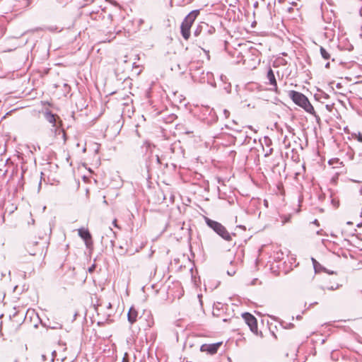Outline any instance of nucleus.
<instances>
[{"instance_id": "9", "label": "nucleus", "mask_w": 362, "mask_h": 362, "mask_svg": "<svg viewBox=\"0 0 362 362\" xmlns=\"http://www.w3.org/2000/svg\"><path fill=\"white\" fill-rule=\"evenodd\" d=\"M137 315L138 312L134 308H131L127 314L128 321L133 324L136 321Z\"/></svg>"}, {"instance_id": "12", "label": "nucleus", "mask_w": 362, "mask_h": 362, "mask_svg": "<svg viewBox=\"0 0 362 362\" xmlns=\"http://www.w3.org/2000/svg\"><path fill=\"white\" fill-rule=\"evenodd\" d=\"M122 362H129V356H128L127 353L124 354V357L122 358Z\"/></svg>"}, {"instance_id": "4", "label": "nucleus", "mask_w": 362, "mask_h": 362, "mask_svg": "<svg viewBox=\"0 0 362 362\" xmlns=\"http://www.w3.org/2000/svg\"><path fill=\"white\" fill-rule=\"evenodd\" d=\"M78 235L84 240L87 248L90 249L93 247L92 236L88 229L79 228L78 230Z\"/></svg>"}, {"instance_id": "6", "label": "nucleus", "mask_w": 362, "mask_h": 362, "mask_svg": "<svg viewBox=\"0 0 362 362\" xmlns=\"http://www.w3.org/2000/svg\"><path fill=\"white\" fill-rule=\"evenodd\" d=\"M44 116L46 120L52 124V127L54 130V133L57 134L58 132H60L61 131L58 129V127L57 125V119H56V115L52 114L50 111L47 110L44 112Z\"/></svg>"}, {"instance_id": "8", "label": "nucleus", "mask_w": 362, "mask_h": 362, "mask_svg": "<svg viewBox=\"0 0 362 362\" xmlns=\"http://www.w3.org/2000/svg\"><path fill=\"white\" fill-rule=\"evenodd\" d=\"M267 78L269 80V83L272 86H274V90L276 93H277L278 92V87H277L276 80L274 74V72H273L272 69H269V71L267 72Z\"/></svg>"}, {"instance_id": "3", "label": "nucleus", "mask_w": 362, "mask_h": 362, "mask_svg": "<svg viewBox=\"0 0 362 362\" xmlns=\"http://www.w3.org/2000/svg\"><path fill=\"white\" fill-rule=\"evenodd\" d=\"M199 14V11L195 10L189 13L184 19L181 25V33L182 37L187 40L190 36V28Z\"/></svg>"}, {"instance_id": "10", "label": "nucleus", "mask_w": 362, "mask_h": 362, "mask_svg": "<svg viewBox=\"0 0 362 362\" xmlns=\"http://www.w3.org/2000/svg\"><path fill=\"white\" fill-rule=\"evenodd\" d=\"M320 51L321 56L324 59L328 60L330 59L329 53L323 47H320Z\"/></svg>"}, {"instance_id": "14", "label": "nucleus", "mask_w": 362, "mask_h": 362, "mask_svg": "<svg viewBox=\"0 0 362 362\" xmlns=\"http://www.w3.org/2000/svg\"><path fill=\"white\" fill-rule=\"evenodd\" d=\"M357 138V140L359 141V142H361L362 143V135L361 134H358L356 136Z\"/></svg>"}, {"instance_id": "13", "label": "nucleus", "mask_w": 362, "mask_h": 362, "mask_svg": "<svg viewBox=\"0 0 362 362\" xmlns=\"http://www.w3.org/2000/svg\"><path fill=\"white\" fill-rule=\"evenodd\" d=\"M223 114H224V115H225V117H226V118H228V117H229V115H230V112H229V111H228V110H223Z\"/></svg>"}, {"instance_id": "7", "label": "nucleus", "mask_w": 362, "mask_h": 362, "mask_svg": "<svg viewBox=\"0 0 362 362\" xmlns=\"http://www.w3.org/2000/svg\"><path fill=\"white\" fill-rule=\"evenodd\" d=\"M220 346V344H203L201 346L202 351H206L211 354H216L218 351V347Z\"/></svg>"}, {"instance_id": "18", "label": "nucleus", "mask_w": 362, "mask_h": 362, "mask_svg": "<svg viewBox=\"0 0 362 362\" xmlns=\"http://www.w3.org/2000/svg\"><path fill=\"white\" fill-rule=\"evenodd\" d=\"M329 62H327L326 64H325V68L327 69H329Z\"/></svg>"}, {"instance_id": "11", "label": "nucleus", "mask_w": 362, "mask_h": 362, "mask_svg": "<svg viewBox=\"0 0 362 362\" xmlns=\"http://www.w3.org/2000/svg\"><path fill=\"white\" fill-rule=\"evenodd\" d=\"M312 262L313 264L314 269H315V272H317V267L320 266V264L314 258H312Z\"/></svg>"}, {"instance_id": "15", "label": "nucleus", "mask_w": 362, "mask_h": 362, "mask_svg": "<svg viewBox=\"0 0 362 362\" xmlns=\"http://www.w3.org/2000/svg\"><path fill=\"white\" fill-rule=\"evenodd\" d=\"M353 3L358 4L359 5L362 4V0H351Z\"/></svg>"}, {"instance_id": "2", "label": "nucleus", "mask_w": 362, "mask_h": 362, "mask_svg": "<svg viewBox=\"0 0 362 362\" xmlns=\"http://www.w3.org/2000/svg\"><path fill=\"white\" fill-rule=\"evenodd\" d=\"M207 226L213 229L218 235L227 241L231 240V235L226 228L220 223L213 221L208 217H204Z\"/></svg>"}, {"instance_id": "5", "label": "nucleus", "mask_w": 362, "mask_h": 362, "mask_svg": "<svg viewBox=\"0 0 362 362\" xmlns=\"http://www.w3.org/2000/svg\"><path fill=\"white\" fill-rule=\"evenodd\" d=\"M243 317L247 325L249 326L250 330L255 333L257 332V323L256 318L250 313H245L243 314Z\"/></svg>"}, {"instance_id": "20", "label": "nucleus", "mask_w": 362, "mask_h": 362, "mask_svg": "<svg viewBox=\"0 0 362 362\" xmlns=\"http://www.w3.org/2000/svg\"><path fill=\"white\" fill-rule=\"evenodd\" d=\"M314 223H315V224H317V223H318L317 220H315Z\"/></svg>"}, {"instance_id": "17", "label": "nucleus", "mask_w": 362, "mask_h": 362, "mask_svg": "<svg viewBox=\"0 0 362 362\" xmlns=\"http://www.w3.org/2000/svg\"><path fill=\"white\" fill-rule=\"evenodd\" d=\"M235 274V272H228V274L230 275V276H233V274Z\"/></svg>"}, {"instance_id": "22", "label": "nucleus", "mask_w": 362, "mask_h": 362, "mask_svg": "<svg viewBox=\"0 0 362 362\" xmlns=\"http://www.w3.org/2000/svg\"><path fill=\"white\" fill-rule=\"evenodd\" d=\"M30 254L31 255H35V253H32V252H30Z\"/></svg>"}, {"instance_id": "16", "label": "nucleus", "mask_w": 362, "mask_h": 362, "mask_svg": "<svg viewBox=\"0 0 362 362\" xmlns=\"http://www.w3.org/2000/svg\"><path fill=\"white\" fill-rule=\"evenodd\" d=\"M95 266L93 265L91 267L89 268V272H92L94 270Z\"/></svg>"}, {"instance_id": "1", "label": "nucleus", "mask_w": 362, "mask_h": 362, "mask_svg": "<svg viewBox=\"0 0 362 362\" xmlns=\"http://www.w3.org/2000/svg\"><path fill=\"white\" fill-rule=\"evenodd\" d=\"M288 96L295 104L303 108L307 112L317 117L314 107L305 95L300 92L290 90Z\"/></svg>"}, {"instance_id": "19", "label": "nucleus", "mask_w": 362, "mask_h": 362, "mask_svg": "<svg viewBox=\"0 0 362 362\" xmlns=\"http://www.w3.org/2000/svg\"><path fill=\"white\" fill-rule=\"evenodd\" d=\"M113 224L115 225V226H117V224H116V220H115V221H113Z\"/></svg>"}, {"instance_id": "21", "label": "nucleus", "mask_w": 362, "mask_h": 362, "mask_svg": "<svg viewBox=\"0 0 362 362\" xmlns=\"http://www.w3.org/2000/svg\"><path fill=\"white\" fill-rule=\"evenodd\" d=\"M360 193L362 194V187L360 189Z\"/></svg>"}]
</instances>
